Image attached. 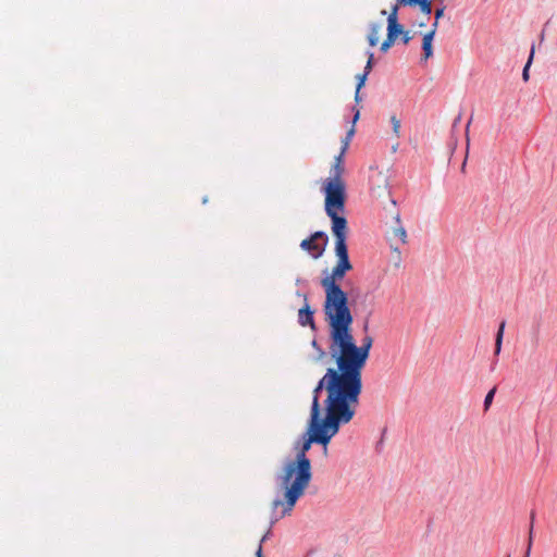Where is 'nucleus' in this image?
I'll list each match as a JSON object with an SVG mask.
<instances>
[{
	"instance_id": "f257e3e1",
	"label": "nucleus",
	"mask_w": 557,
	"mask_h": 557,
	"mask_svg": "<svg viewBox=\"0 0 557 557\" xmlns=\"http://www.w3.org/2000/svg\"><path fill=\"white\" fill-rule=\"evenodd\" d=\"M341 423L325 420L309 419L307 437L299 447H297L296 458L285 462L281 472L276 476L277 486L282 492V497L273 500L274 509L282 507V515H290L298 499L305 494L312 479L311 461L307 453L313 443L324 446L327 451V444L338 433Z\"/></svg>"
},
{
	"instance_id": "f03ea898",
	"label": "nucleus",
	"mask_w": 557,
	"mask_h": 557,
	"mask_svg": "<svg viewBox=\"0 0 557 557\" xmlns=\"http://www.w3.org/2000/svg\"><path fill=\"white\" fill-rule=\"evenodd\" d=\"M362 385L342 368H329L312 391L310 419L347 424L356 414Z\"/></svg>"
},
{
	"instance_id": "7ed1b4c3",
	"label": "nucleus",
	"mask_w": 557,
	"mask_h": 557,
	"mask_svg": "<svg viewBox=\"0 0 557 557\" xmlns=\"http://www.w3.org/2000/svg\"><path fill=\"white\" fill-rule=\"evenodd\" d=\"M330 327V352L336 366H342L350 376L362 385V370L369 358L373 338L366 336L357 346L351 333L354 318L350 310L325 320Z\"/></svg>"
},
{
	"instance_id": "20e7f679",
	"label": "nucleus",
	"mask_w": 557,
	"mask_h": 557,
	"mask_svg": "<svg viewBox=\"0 0 557 557\" xmlns=\"http://www.w3.org/2000/svg\"><path fill=\"white\" fill-rule=\"evenodd\" d=\"M337 263L332 273L321 280V286L325 292L324 315L325 320L350 310L348 306V296L342 289L338 282L345 276L346 272L352 269L349 261L348 249H335Z\"/></svg>"
},
{
	"instance_id": "39448f33",
	"label": "nucleus",
	"mask_w": 557,
	"mask_h": 557,
	"mask_svg": "<svg viewBox=\"0 0 557 557\" xmlns=\"http://www.w3.org/2000/svg\"><path fill=\"white\" fill-rule=\"evenodd\" d=\"M325 212L332 220V233L335 237V249H348L346 245L347 238V220L339 213L345 208V188L338 182L325 183Z\"/></svg>"
},
{
	"instance_id": "423d86ee",
	"label": "nucleus",
	"mask_w": 557,
	"mask_h": 557,
	"mask_svg": "<svg viewBox=\"0 0 557 557\" xmlns=\"http://www.w3.org/2000/svg\"><path fill=\"white\" fill-rule=\"evenodd\" d=\"M327 236L321 232H314L310 237L300 243L302 250L307 251L312 258L319 259L325 251L327 245Z\"/></svg>"
},
{
	"instance_id": "0eeeda50",
	"label": "nucleus",
	"mask_w": 557,
	"mask_h": 557,
	"mask_svg": "<svg viewBox=\"0 0 557 557\" xmlns=\"http://www.w3.org/2000/svg\"><path fill=\"white\" fill-rule=\"evenodd\" d=\"M398 2L392 8L388 16H387V36L393 39H397L399 35L404 33V27L398 23Z\"/></svg>"
},
{
	"instance_id": "6e6552de",
	"label": "nucleus",
	"mask_w": 557,
	"mask_h": 557,
	"mask_svg": "<svg viewBox=\"0 0 557 557\" xmlns=\"http://www.w3.org/2000/svg\"><path fill=\"white\" fill-rule=\"evenodd\" d=\"M371 190L376 197L389 196L387 177L383 173L371 177Z\"/></svg>"
},
{
	"instance_id": "1a4fd4ad",
	"label": "nucleus",
	"mask_w": 557,
	"mask_h": 557,
	"mask_svg": "<svg viewBox=\"0 0 557 557\" xmlns=\"http://www.w3.org/2000/svg\"><path fill=\"white\" fill-rule=\"evenodd\" d=\"M305 306L298 311V321L302 326L310 325L314 329V320H313V311L310 309V306L307 302V298H305Z\"/></svg>"
},
{
	"instance_id": "9d476101",
	"label": "nucleus",
	"mask_w": 557,
	"mask_h": 557,
	"mask_svg": "<svg viewBox=\"0 0 557 557\" xmlns=\"http://www.w3.org/2000/svg\"><path fill=\"white\" fill-rule=\"evenodd\" d=\"M401 7H413L419 5L422 13L429 15L432 12V0H397Z\"/></svg>"
},
{
	"instance_id": "9b49d317",
	"label": "nucleus",
	"mask_w": 557,
	"mask_h": 557,
	"mask_svg": "<svg viewBox=\"0 0 557 557\" xmlns=\"http://www.w3.org/2000/svg\"><path fill=\"white\" fill-rule=\"evenodd\" d=\"M433 40H434V29L429 30L423 35L422 39V50H423V60L433 57Z\"/></svg>"
},
{
	"instance_id": "f8f14e48",
	"label": "nucleus",
	"mask_w": 557,
	"mask_h": 557,
	"mask_svg": "<svg viewBox=\"0 0 557 557\" xmlns=\"http://www.w3.org/2000/svg\"><path fill=\"white\" fill-rule=\"evenodd\" d=\"M383 29V24L380 22H372L369 25V33H368V42L371 47H374L379 44L380 35Z\"/></svg>"
},
{
	"instance_id": "ddd939ff",
	"label": "nucleus",
	"mask_w": 557,
	"mask_h": 557,
	"mask_svg": "<svg viewBox=\"0 0 557 557\" xmlns=\"http://www.w3.org/2000/svg\"><path fill=\"white\" fill-rule=\"evenodd\" d=\"M343 171H344L343 154L339 153V156L336 157L335 163L333 166L334 176L332 178H330L326 183H333V182L338 181L345 187V184H344L343 180L341 178Z\"/></svg>"
},
{
	"instance_id": "4468645a",
	"label": "nucleus",
	"mask_w": 557,
	"mask_h": 557,
	"mask_svg": "<svg viewBox=\"0 0 557 557\" xmlns=\"http://www.w3.org/2000/svg\"><path fill=\"white\" fill-rule=\"evenodd\" d=\"M395 221L397 223V226L393 228V235L394 237H397L400 239L401 244L407 243V232L405 227L401 225L400 215L397 213L395 215Z\"/></svg>"
},
{
	"instance_id": "2eb2a0df",
	"label": "nucleus",
	"mask_w": 557,
	"mask_h": 557,
	"mask_svg": "<svg viewBox=\"0 0 557 557\" xmlns=\"http://www.w3.org/2000/svg\"><path fill=\"white\" fill-rule=\"evenodd\" d=\"M505 321H503L499 324L496 338H495V355L498 356L502 350V344H503V337H504V331H505Z\"/></svg>"
},
{
	"instance_id": "dca6fc26",
	"label": "nucleus",
	"mask_w": 557,
	"mask_h": 557,
	"mask_svg": "<svg viewBox=\"0 0 557 557\" xmlns=\"http://www.w3.org/2000/svg\"><path fill=\"white\" fill-rule=\"evenodd\" d=\"M368 73L363 72L362 74H358L357 75V87H356V94H355V101L356 102H359L361 100L360 98V89L364 86V83L367 81V77H368Z\"/></svg>"
},
{
	"instance_id": "f3484780",
	"label": "nucleus",
	"mask_w": 557,
	"mask_h": 557,
	"mask_svg": "<svg viewBox=\"0 0 557 557\" xmlns=\"http://www.w3.org/2000/svg\"><path fill=\"white\" fill-rule=\"evenodd\" d=\"M534 50H535V48H534V46H532L528 62L522 72V78L524 82H527L529 79V69H530V65H531L533 57H534Z\"/></svg>"
},
{
	"instance_id": "a211bd4d",
	"label": "nucleus",
	"mask_w": 557,
	"mask_h": 557,
	"mask_svg": "<svg viewBox=\"0 0 557 557\" xmlns=\"http://www.w3.org/2000/svg\"><path fill=\"white\" fill-rule=\"evenodd\" d=\"M391 123L393 125V133L396 137H399L400 134V120H398L395 115L391 116Z\"/></svg>"
},
{
	"instance_id": "6ab92c4d",
	"label": "nucleus",
	"mask_w": 557,
	"mask_h": 557,
	"mask_svg": "<svg viewBox=\"0 0 557 557\" xmlns=\"http://www.w3.org/2000/svg\"><path fill=\"white\" fill-rule=\"evenodd\" d=\"M495 392H496V388H492L485 396V399H484V409L487 410L488 407L491 406L492 401H493V398H494V395H495Z\"/></svg>"
},
{
	"instance_id": "aec40b11",
	"label": "nucleus",
	"mask_w": 557,
	"mask_h": 557,
	"mask_svg": "<svg viewBox=\"0 0 557 557\" xmlns=\"http://www.w3.org/2000/svg\"><path fill=\"white\" fill-rule=\"evenodd\" d=\"M354 134H355V128H354V126H352V127L348 131L347 136H346V138H345V140H344V143H343V148H342V151H341V153H342V154H344V153H345V151H346V149H347V147H348V145H349V140H350V138L354 136Z\"/></svg>"
},
{
	"instance_id": "412c9836",
	"label": "nucleus",
	"mask_w": 557,
	"mask_h": 557,
	"mask_svg": "<svg viewBox=\"0 0 557 557\" xmlns=\"http://www.w3.org/2000/svg\"><path fill=\"white\" fill-rule=\"evenodd\" d=\"M395 39L391 38L389 36H386V39L381 45V51L387 52L388 49L394 45Z\"/></svg>"
},
{
	"instance_id": "4be33fe9",
	"label": "nucleus",
	"mask_w": 557,
	"mask_h": 557,
	"mask_svg": "<svg viewBox=\"0 0 557 557\" xmlns=\"http://www.w3.org/2000/svg\"><path fill=\"white\" fill-rule=\"evenodd\" d=\"M534 512L531 513V522H530V531H529V539H528V545H530V548H532L533 544V527H534Z\"/></svg>"
},
{
	"instance_id": "5701e85b",
	"label": "nucleus",
	"mask_w": 557,
	"mask_h": 557,
	"mask_svg": "<svg viewBox=\"0 0 557 557\" xmlns=\"http://www.w3.org/2000/svg\"><path fill=\"white\" fill-rule=\"evenodd\" d=\"M312 347L318 351V360H322L323 358H325L326 356V352L324 349H322L319 344L317 343V341H312Z\"/></svg>"
},
{
	"instance_id": "b1692460",
	"label": "nucleus",
	"mask_w": 557,
	"mask_h": 557,
	"mask_svg": "<svg viewBox=\"0 0 557 557\" xmlns=\"http://www.w3.org/2000/svg\"><path fill=\"white\" fill-rule=\"evenodd\" d=\"M373 52H368V61H367V64H366V67H364V72L366 73H370L371 70H372V66H373Z\"/></svg>"
},
{
	"instance_id": "393cba45",
	"label": "nucleus",
	"mask_w": 557,
	"mask_h": 557,
	"mask_svg": "<svg viewBox=\"0 0 557 557\" xmlns=\"http://www.w3.org/2000/svg\"><path fill=\"white\" fill-rule=\"evenodd\" d=\"M401 39H403V42L405 45H407L412 39V36L410 35V33L408 30H404V33L401 34Z\"/></svg>"
},
{
	"instance_id": "a878e982",
	"label": "nucleus",
	"mask_w": 557,
	"mask_h": 557,
	"mask_svg": "<svg viewBox=\"0 0 557 557\" xmlns=\"http://www.w3.org/2000/svg\"><path fill=\"white\" fill-rule=\"evenodd\" d=\"M265 540V536H263L259 543V546L257 548V552H256V557H263V553H262V543L264 542Z\"/></svg>"
},
{
	"instance_id": "bb28decb",
	"label": "nucleus",
	"mask_w": 557,
	"mask_h": 557,
	"mask_svg": "<svg viewBox=\"0 0 557 557\" xmlns=\"http://www.w3.org/2000/svg\"><path fill=\"white\" fill-rule=\"evenodd\" d=\"M444 15V8H440L435 10V20L440 21V18Z\"/></svg>"
},
{
	"instance_id": "cd10ccee",
	"label": "nucleus",
	"mask_w": 557,
	"mask_h": 557,
	"mask_svg": "<svg viewBox=\"0 0 557 557\" xmlns=\"http://www.w3.org/2000/svg\"><path fill=\"white\" fill-rule=\"evenodd\" d=\"M437 27H438V21L435 20L432 25V28H431V29H434V34L436 33Z\"/></svg>"
},
{
	"instance_id": "c85d7f7f",
	"label": "nucleus",
	"mask_w": 557,
	"mask_h": 557,
	"mask_svg": "<svg viewBox=\"0 0 557 557\" xmlns=\"http://www.w3.org/2000/svg\"><path fill=\"white\" fill-rule=\"evenodd\" d=\"M530 555H531V548H530V545H527V550H525L524 557H530Z\"/></svg>"
},
{
	"instance_id": "c756f323",
	"label": "nucleus",
	"mask_w": 557,
	"mask_h": 557,
	"mask_svg": "<svg viewBox=\"0 0 557 557\" xmlns=\"http://www.w3.org/2000/svg\"><path fill=\"white\" fill-rule=\"evenodd\" d=\"M358 119H359V111H357L354 116V123H356Z\"/></svg>"
},
{
	"instance_id": "7c9ffc66",
	"label": "nucleus",
	"mask_w": 557,
	"mask_h": 557,
	"mask_svg": "<svg viewBox=\"0 0 557 557\" xmlns=\"http://www.w3.org/2000/svg\"><path fill=\"white\" fill-rule=\"evenodd\" d=\"M470 124H471V120H470V121L468 122V124H467V128H466V129H467V132L469 131Z\"/></svg>"
},
{
	"instance_id": "2f4dec72",
	"label": "nucleus",
	"mask_w": 557,
	"mask_h": 557,
	"mask_svg": "<svg viewBox=\"0 0 557 557\" xmlns=\"http://www.w3.org/2000/svg\"><path fill=\"white\" fill-rule=\"evenodd\" d=\"M381 14H382V15H386V14H387L386 10H382V11H381Z\"/></svg>"
},
{
	"instance_id": "473e14b6",
	"label": "nucleus",
	"mask_w": 557,
	"mask_h": 557,
	"mask_svg": "<svg viewBox=\"0 0 557 557\" xmlns=\"http://www.w3.org/2000/svg\"><path fill=\"white\" fill-rule=\"evenodd\" d=\"M393 206H396V201L394 199L391 200Z\"/></svg>"
},
{
	"instance_id": "72a5a7b5",
	"label": "nucleus",
	"mask_w": 557,
	"mask_h": 557,
	"mask_svg": "<svg viewBox=\"0 0 557 557\" xmlns=\"http://www.w3.org/2000/svg\"><path fill=\"white\" fill-rule=\"evenodd\" d=\"M507 557H510V556H507Z\"/></svg>"
}]
</instances>
